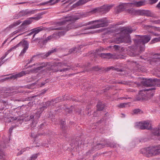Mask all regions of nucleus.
Returning <instances> with one entry per match:
<instances>
[{
    "label": "nucleus",
    "mask_w": 160,
    "mask_h": 160,
    "mask_svg": "<svg viewBox=\"0 0 160 160\" xmlns=\"http://www.w3.org/2000/svg\"><path fill=\"white\" fill-rule=\"evenodd\" d=\"M108 21L106 18H102L89 22L86 23L84 25H92L88 28H84L80 30L76 35H80L90 33V32L87 31L88 30L107 26L108 25Z\"/></svg>",
    "instance_id": "1"
},
{
    "label": "nucleus",
    "mask_w": 160,
    "mask_h": 160,
    "mask_svg": "<svg viewBox=\"0 0 160 160\" xmlns=\"http://www.w3.org/2000/svg\"><path fill=\"white\" fill-rule=\"evenodd\" d=\"M136 38L133 39L134 45L133 46H131L129 47L131 50L134 51V50L139 49L141 52L144 51L145 43L148 42L151 39L149 35L144 36L137 35Z\"/></svg>",
    "instance_id": "2"
},
{
    "label": "nucleus",
    "mask_w": 160,
    "mask_h": 160,
    "mask_svg": "<svg viewBox=\"0 0 160 160\" xmlns=\"http://www.w3.org/2000/svg\"><path fill=\"white\" fill-rule=\"evenodd\" d=\"M136 86H140L142 85L147 87H151L152 86H160V79H142L141 78H138V81L134 82Z\"/></svg>",
    "instance_id": "3"
},
{
    "label": "nucleus",
    "mask_w": 160,
    "mask_h": 160,
    "mask_svg": "<svg viewBox=\"0 0 160 160\" xmlns=\"http://www.w3.org/2000/svg\"><path fill=\"white\" fill-rule=\"evenodd\" d=\"M140 152L148 158L160 154V145L142 148Z\"/></svg>",
    "instance_id": "4"
},
{
    "label": "nucleus",
    "mask_w": 160,
    "mask_h": 160,
    "mask_svg": "<svg viewBox=\"0 0 160 160\" xmlns=\"http://www.w3.org/2000/svg\"><path fill=\"white\" fill-rule=\"evenodd\" d=\"M64 66H68L66 63L62 62H55L51 66V68L53 70L54 72H65L69 69L68 68H63V69H60V68L63 67Z\"/></svg>",
    "instance_id": "5"
},
{
    "label": "nucleus",
    "mask_w": 160,
    "mask_h": 160,
    "mask_svg": "<svg viewBox=\"0 0 160 160\" xmlns=\"http://www.w3.org/2000/svg\"><path fill=\"white\" fill-rule=\"evenodd\" d=\"M84 15L78 14L74 15L72 17H66L64 19L62 22H58V24L60 26L64 25L65 23L67 24V22L69 21H75L81 18L85 17Z\"/></svg>",
    "instance_id": "6"
},
{
    "label": "nucleus",
    "mask_w": 160,
    "mask_h": 160,
    "mask_svg": "<svg viewBox=\"0 0 160 160\" xmlns=\"http://www.w3.org/2000/svg\"><path fill=\"white\" fill-rule=\"evenodd\" d=\"M112 6L113 5H104L102 7L93 9L89 11V12L92 14L98 12L103 13H105L109 11Z\"/></svg>",
    "instance_id": "7"
},
{
    "label": "nucleus",
    "mask_w": 160,
    "mask_h": 160,
    "mask_svg": "<svg viewBox=\"0 0 160 160\" xmlns=\"http://www.w3.org/2000/svg\"><path fill=\"white\" fill-rule=\"evenodd\" d=\"M32 21L31 19H28L24 21L19 27V28L12 33V35L16 34L20 31H23L27 28V26L32 22Z\"/></svg>",
    "instance_id": "8"
},
{
    "label": "nucleus",
    "mask_w": 160,
    "mask_h": 160,
    "mask_svg": "<svg viewBox=\"0 0 160 160\" xmlns=\"http://www.w3.org/2000/svg\"><path fill=\"white\" fill-rule=\"evenodd\" d=\"M136 127L141 130L150 129L151 128V125L148 121H144L138 123Z\"/></svg>",
    "instance_id": "9"
},
{
    "label": "nucleus",
    "mask_w": 160,
    "mask_h": 160,
    "mask_svg": "<svg viewBox=\"0 0 160 160\" xmlns=\"http://www.w3.org/2000/svg\"><path fill=\"white\" fill-rule=\"evenodd\" d=\"M28 71H22L20 72L11 75V76L6 77L2 80L3 81H5L8 79H13L14 80L18 78H20L26 74L28 73Z\"/></svg>",
    "instance_id": "10"
},
{
    "label": "nucleus",
    "mask_w": 160,
    "mask_h": 160,
    "mask_svg": "<svg viewBox=\"0 0 160 160\" xmlns=\"http://www.w3.org/2000/svg\"><path fill=\"white\" fill-rule=\"evenodd\" d=\"M19 47H21L23 49L21 51L19 55H23L26 52L29 47V43L27 40H23L18 43Z\"/></svg>",
    "instance_id": "11"
},
{
    "label": "nucleus",
    "mask_w": 160,
    "mask_h": 160,
    "mask_svg": "<svg viewBox=\"0 0 160 160\" xmlns=\"http://www.w3.org/2000/svg\"><path fill=\"white\" fill-rule=\"evenodd\" d=\"M148 60L151 64L158 62L160 64V52L153 55Z\"/></svg>",
    "instance_id": "12"
},
{
    "label": "nucleus",
    "mask_w": 160,
    "mask_h": 160,
    "mask_svg": "<svg viewBox=\"0 0 160 160\" xmlns=\"http://www.w3.org/2000/svg\"><path fill=\"white\" fill-rule=\"evenodd\" d=\"M45 103L46 106H43L38 109L37 113L38 116L36 115V118H40L41 114L42 113L44 110L46 109L47 107L49 106L52 105V102L51 101H48L46 102Z\"/></svg>",
    "instance_id": "13"
},
{
    "label": "nucleus",
    "mask_w": 160,
    "mask_h": 160,
    "mask_svg": "<svg viewBox=\"0 0 160 160\" xmlns=\"http://www.w3.org/2000/svg\"><path fill=\"white\" fill-rule=\"evenodd\" d=\"M156 88L154 87L140 90L139 92L138 95L137 96L136 99L138 101L140 100L141 99H143L145 98V93H143V92L144 93L146 91H150L154 90Z\"/></svg>",
    "instance_id": "14"
},
{
    "label": "nucleus",
    "mask_w": 160,
    "mask_h": 160,
    "mask_svg": "<svg viewBox=\"0 0 160 160\" xmlns=\"http://www.w3.org/2000/svg\"><path fill=\"white\" fill-rule=\"evenodd\" d=\"M132 3H123L120 4L116 8V11L118 13H119L124 10L131 6L132 4Z\"/></svg>",
    "instance_id": "15"
},
{
    "label": "nucleus",
    "mask_w": 160,
    "mask_h": 160,
    "mask_svg": "<svg viewBox=\"0 0 160 160\" xmlns=\"http://www.w3.org/2000/svg\"><path fill=\"white\" fill-rule=\"evenodd\" d=\"M118 43L124 42L126 43H129L131 42L130 36L129 35H126L123 37H119L117 38Z\"/></svg>",
    "instance_id": "16"
},
{
    "label": "nucleus",
    "mask_w": 160,
    "mask_h": 160,
    "mask_svg": "<svg viewBox=\"0 0 160 160\" xmlns=\"http://www.w3.org/2000/svg\"><path fill=\"white\" fill-rule=\"evenodd\" d=\"M130 11L132 14H138L141 15H148V11L144 10H135L134 9H131Z\"/></svg>",
    "instance_id": "17"
},
{
    "label": "nucleus",
    "mask_w": 160,
    "mask_h": 160,
    "mask_svg": "<svg viewBox=\"0 0 160 160\" xmlns=\"http://www.w3.org/2000/svg\"><path fill=\"white\" fill-rule=\"evenodd\" d=\"M2 114H3L2 116L3 118H8L9 120H8V121L9 122H12L14 120H16L17 119V118L16 117H10L9 118L8 117L10 113L9 111H8V110H5Z\"/></svg>",
    "instance_id": "18"
},
{
    "label": "nucleus",
    "mask_w": 160,
    "mask_h": 160,
    "mask_svg": "<svg viewBox=\"0 0 160 160\" xmlns=\"http://www.w3.org/2000/svg\"><path fill=\"white\" fill-rule=\"evenodd\" d=\"M105 106V105L102 102H99L97 105V111L94 113L93 115L95 117H97L96 114L98 113V111H102L103 109Z\"/></svg>",
    "instance_id": "19"
},
{
    "label": "nucleus",
    "mask_w": 160,
    "mask_h": 160,
    "mask_svg": "<svg viewBox=\"0 0 160 160\" xmlns=\"http://www.w3.org/2000/svg\"><path fill=\"white\" fill-rule=\"evenodd\" d=\"M62 32H59L58 34H54L48 37L44 41V42H48L49 40L53 39H57L59 38L60 36L61 35Z\"/></svg>",
    "instance_id": "20"
},
{
    "label": "nucleus",
    "mask_w": 160,
    "mask_h": 160,
    "mask_svg": "<svg viewBox=\"0 0 160 160\" xmlns=\"http://www.w3.org/2000/svg\"><path fill=\"white\" fill-rule=\"evenodd\" d=\"M48 65L47 62H39L33 64L32 66L37 65L39 66L35 68V70H40L46 67Z\"/></svg>",
    "instance_id": "21"
},
{
    "label": "nucleus",
    "mask_w": 160,
    "mask_h": 160,
    "mask_svg": "<svg viewBox=\"0 0 160 160\" xmlns=\"http://www.w3.org/2000/svg\"><path fill=\"white\" fill-rule=\"evenodd\" d=\"M152 133L153 135L158 137V140H160V126H158L157 128L153 129Z\"/></svg>",
    "instance_id": "22"
},
{
    "label": "nucleus",
    "mask_w": 160,
    "mask_h": 160,
    "mask_svg": "<svg viewBox=\"0 0 160 160\" xmlns=\"http://www.w3.org/2000/svg\"><path fill=\"white\" fill-rule=\"evenodd\" d=\"M26 15V11L25 10H23L20 12L18 14H15L13 16V18H18L21 17Z\"/></svg>",
    "instance_id": "23"
},
{
    "label": "nucleus",
    "mask_w": 160,
    "mask_h": 160,
    "mask_svg": "<svg viewBox=\"0 0 160 160\" xmlns=\"http://www.w3.org/2000/svg\"><path fill=\"white\" fill-rule=\"evenodd\" d=\"M105 146H106V143H98L93 147V149L98 150L104 148Z\"/></svg>",
    "instance_id": "24"
},
{
    "label": "nucleus",
    "mask_w": 160,
    "mask_h": 160,
    "mask_svg": "<svg viewBox=\"0 0 160 160\" xmlns=\"http://www.w3.org/2000/svg\"><path fill=\"white\" fill-rule=\"evenodd\" d=\"M44 27H38L32 29L33 32H34V34L33 36V38H34L36 34L39 33L40 32L44 30Z\"/></svg>",
    "instance_id": "25"
},
{
    "label": "nucleus",
    "mask_w": 160,
    "mask_h": 160,
    "mask_svg": "<svg viewBox=\"0 0 160 160\" xmlns=\"http://www.w3.org/2000/svg\"><path fill=\"white\" fill-rule=\"evenodd\" d=\"M145 3V0H141L140 1L135 2L133 3H132V4H134L137 7H139L144 5Z\"/></svg>",
    "instance_id": "26"
},
{
    "label": "nucleus",
    "mask_w": 160,
    "mask_h": 160,
    "mask_svg": "<svg viewBox=\"0 0 160 160\" xmlns=\"http://www.w3.org/2000/svg\"><path fill=\"white\" fill-rule=\"evenodd\" d=\"M132 31L133 30L131 28L126 27L124 28L122 31V32L123 33H126V35H128V34L131 33Z\"/></svg>",
    "instance_id": "27"
},
{
    "label": "nucleus",
    "mask_w": 160,
    "mask_h": 160,
    "mask_svg": "<svg viewBox=\"0 0 160 160\" xmlns=\"http://www.w3.org/2000/svg\"><path fill=\"white\" fill-rule=\"evenodd\" d=\"M0 147V159L1 160H7L5 158V155L4 152L2 148H4V147L1 146Z\"/></svg>",
    "instance_id": "28"
},
{
    "label": "nucleus",
    "mask_w": 160,
    "mask_h": 160,
    "mask_svg": "<svg viewBox=\"0 0 160 160\" xmlns=\"http://www.w3.org/2000/svg\"><path fill=\"white\" fill-rule=\"evenodd\" d=\"M57 49L56 48H52V50H49L48 52H47L43 56L44 58H46L48 57L51 54L56 52L57 51Z\"/></svg>",
    "instance_id": "29"
},
{
    "label": "nucleus",
    "mask_w": 160,
    "mask_h": 160,
    "mask_svg": "<svg viewBox=\"0 0 160 160\" xmlns=\"http://www.w3.org/2000/svg\"><path fill=\"white\" fill-rule=\"evenodd\" d=\"M100 57L103 58H109L112 56L111 54L108 53H101L100 54Z\"/></svg>",
    "instance_id": "30"
},
{
    "label": "nucleus",
    "mask_w": 160,
    "mask_h": 160,
    "mask_svg": "<svg viewBox=\"0 0 160 160\" xmlns=\"http://www.w3.org/2000/svg\"><path fill=\"white\" fill-rule=\"evenodd\" d=\"M88 0H80L74 4V5H76L77 6L81 5L88 2Z\"/></svg>",
    "instance_id": "31"
},
{
    "label": "nucleus",
    "mask_w": 160,
    "mask_h": 160,
    "mask_svg": "<svg viewBox=\"0 0 160 160\" xmlns=\"http://www.w3.org/2000/svg\"><path fill=\"white\" fill-rule=\"evenodd\" d=\"M26 15H30L31 14L35 13H36L37 10H28V9H26Z\"/></svg>",
    "instance_id": "32"
},
{
    "label": "nucleus",
    "mask_w": 160,
    "mask_h": 160,
    "mask_svg": "<svg viewBox=\"0 0 160 160\" xmlns=\"http://www.w3.org/2000/svg\"><path fill=\"white\" fill-rule=\"evenodd\" d=\"M106 146L108 147H110L112 148H115L118 147H119V145L118 144L115 143L114 142H110L108 144L106 143Z\"/></svg>",
    "instance_id": "33"
},
{
    "label": "nucleus",
    "mask_w": 160,
    "mask_h": 160,
    "mask_svg": "<svg viewBox=\"0 0 160 160\" xmlns=\"http://www.w3.org/2000/svg\"><path fill=\"white\" fill-rule=\"evenodd\" d=\"M33 148V147H31V148L30 147H26V148H24L22 149L20 151L18 152V153L17 154V155L19 156V155H21L22 153L23 152L26 151L27 150V149H30V148Z\"/></svg>",
    "instance_id": "34"
},
{
    "label": "nucleus",
    "mask_w": 160,
    "mask_h": 160,
    "mask_svg": "<svg viewBox=\"0 0 160 160\" xmlns=\"http://www.w3.org/2000/svg\"><path fill=\"white\" fill-rule=\"evenodd\" d=\"M37 2L36 1H28V2H21L18 3L17 4H23L24 3H27L28 4H29V5H30L32 4L35 3H37Z\"/></svg>",
    "instance_id": "35"
},
{
    "label": "nucleus",
    "mask_w": 160,
    "mask_h": 160,
    "mask_svg": "<svg viewBox=\"0 0 160 160\" xmlns=\"http://www.w3.org/2000/svg\"><path fill=\"white\" fill-rule=\"evenodd\" d=\"M160 42V37L158 38H153L151 41V43L152 44L156 42Z\"/></svg>",
    "instance_id": "36"
},
{
    "label": "nucleus",
    "mask_w": 160,
    "mask_h": 160,
    "mask_svg": "<svg viewBox=\"0 0 160 160\" xmlns=\"http://www.w3.org/2000/svg\"><path fill=\"white\" fill-rule=\"evenodd\" d=\"M150 21L154 24H160V19L152 20L151 19Z\"/></svg>",
    "instance_id": "37"
},
{
    "label": "nucleus",
    "mask_w": 160,
    "mask_h": 160,
    "mask_svg": "<svg viewBox=\"0 0 160 160\" xmlns=\"http://www.w3.org/2000/svg\"><path fill=\"white\" fill-rule=\"evenodd\" d=\"M0 102L1 103L3 104V105L5 107H6L8 105V102L7 100L1 99L0 100Z\"/></svg>",
    "instance_id": "38"
},
{
    "label": "nucleus",
    "mask_w": 160,
    "mask_h": 160,
    "mask_svg": "<svg viewBox=\"0 0 160 160\" xmlns=\"http://www.w3.org/2000/svg\"><path fill=\"white\" fill-rule=\"evenodd\" d=\"M37 112L35 114V115H34L33 114L31 115L29 117V120L32 119L33 120H37L38 118H36V115L38 116V115L37 114Z\"/></svg>",
    "instance_id": "39"
},
{
    "label": "nucleus",
    "mask_w": 160,
    "mask_h": 160,
    "mask_svg": "<svg viewBox=\"0 0 160 160\" xmlns=\"http://www.w3.org/2000/svg\"><path fill=\"white\" fill-rule=\"evenodd\" d=\"M54 1V0H50L49 1L46 2H43L41 3H40L39 5H44L46 4H49V5H52L54 4V3H53V4H51V3Z\"/></svg>",
    "instance_id": "40"
},
{
    "label": "nucleus",
    "mask_w": 160,
    "mask_h": 160,
    "mask_svg": "<svg viewBox=\"0 0 160 160\" xmlns=\"http://www.w3.org/2000/svg\"><path fill=\"white\" fill-rule=\"evenodd\" d=\"M65 28L64 27H63V26H60L58 27L57 28H53V27H52L51 28V29L52 30H62V29H64Z\"/></svg>",
    "instance_id": "41"
},
{
    "label": "nucleus",
    "mask_w": 160,
    "mask_h": 160,
    "mask_svg": "<svg viewBox=\"0 0 160 160\" xmlns=\"http://www.w3.org/2000/svg\"><path fill=\"white\" fill-rule=\"evenodd\" d=\"M147 27L149 28H151L155 31L160 32V27H157L151 26H148Z\"/></svg>",
    "instance_id": "42"
},
{
    "label": "nucleus",
    "mask_w": 160,
    "mask_h": 160,
    "mask_svg": "<svg viewBox=\"0 0 160 160\" xmlns=\"http://www.w3.org/2000/svg\"><path fill=\"white\" fill-rule=\"evenodd\" d=\"M42 15V14L39 13L38 14L36 17H33L32 18H33L34 19L36 20H38L42 18V17L41 16Z\"/></svg>",
    "instance_id": "43"
},
{
    "label": "nucleus",
    "mask_w": 160,
    "mask_h": 160,
    "mask_svg": "<svg viewBox=\"0 0 160 160\" xmlns=\"http://www.w3.org/2000/svg\"><path fill=\"white\" fill-rule=\"evenodd\" d=\"M38 153L33 154L31 157V160H34L36 159L38 155Z\"/></svg>",
    "instance_id": "44"
},
{
    "label": "nucleus",
    "mask_w": 160,
    "mask_h": 160,
    "mask_svg": "<svg viewBox=\"0 0 160 160\" xmlns=\"http://www.w3.org/2000/svg\"><path fill=\"white\" fill-rule=\"evenodd\" d=\"M127 105V103H121L118 105L117 106L120 108H123L125 107Z\"/></svg>",
    "instance_id": "45"
},
{
    "label": "nucleus",
    "mask_w": 160,
    "mask_h": 160,
    "mask_svg": "<svg viewBox=\"0 0 160 160\" xmlns=\"http://www.w3.org/2000/svg\"><path fill=\"white\" fill-rule=\"evenodd\" d=\"M38 58V55H35L33 56L32 58L30 59V61H29V62L28 63V64L30 63H31L34 60V58Z\"/></svg>",
    "instance_id": "46"
},
{
    "label": "nucleus",
    "mask_w": 160,
    "mask_h": 160,
    "mask_svg": "<svg viewBox=\"0 0 160 160\" xmlns=\"http://www.w3.org/2000/svg\"><path fill=\"white\" fill-rule=\"evenodd\" d=\"M60 124L61 125L62 128V129L64 130L65 128V127L64 126V125L65 124V122L63 120H61L60 122Z\"/></svg>",
    "instance_id": "47"
},
{
    "label": "nucleus",
    "mask_w": 160,
    "mask_h": 160,
    "mask_svg": "<svg viewBox=\"0 0 160 160\" xmlns=\"http://www.w3.org/2000/svg\"><path fill=\"white\" fill-rule=\"evenodd\" d=\"M21 22H21L20 20H19L17 21L16 22H14L13 23L15 25V26L16 27L20 24L21 23Z\"/></svg>",
    "instance_id": "48"
},
{
    "label": "nucleus",
    "mask_w": 160,
    "mask_h": 160,
    "mask_svg": "<svg viewBox=\"0 0 160 160\" xmlns=\"http://www.w3.org/2000/svg\"><path fill=\"white\" fill-rule=\"evenodd\" d=\"M140 109H135L133 110V113L135 114H138L141 111Z\"/></svg>",
    "instance_id": "49"
},
{
    "label": "nucleus",
    "mask_w": 160,
    "mask_h": 160,
    "mask_svg": "<svg viewBox=\"0 0 160 160\" xmlns=\"http://www.w3.org/2000/svg\"><path fill=\"white\" fill-rule=\"evenodd\" d=\"M148 31L149 32L152 33V34L155 36H159V34L158 33L153 32L151 30H148Z\"/></svg>",
    "instance_id": "50"
},
{
    "label": "nucleus",
    "mask_w": 160,
    "mask_h": 160,
    "mask_svg": "<svg viewBox=\"0 0 160 160\" xmlns=\"http://www.w3.org/2000/svg\"><path fill=\"white\" fill-rule=\"evenodd\" d=\"M35 120H33L32 125L31 126V127L32 128H34V127L36 126V125L37 123V122L35 121Z\"/></svg>",
    "instance_id": "51"
},
{
    "label": "nucleus",
    "mask_w": 160,
    "mask_h": 160,
    "mask_svg": "<svg viewBox=\"0 0 160 160\" xmlns=\"http://www.w3.org/2000/svg\"><path fill=\"white\" fill-rule=\"evenodd\" d=\"M7 55L6 53L5 56H3L0 59V64H1L2 62H3V63H4V62L2 61V60L6 57Z\"/></svg>",
    "instance_id": "52"
},
{
    "label": "nucleus",
    "mask_w": 160,
    "mask_h": 160,
    "mask_svg": "<svg viewBox=\"0 0 160 160\" xmlns=\"http://www.w3.org/2000/svg\"><path fill=\"white\" fill-rule=\"evenodd\" d=\"M158 1V0H149L150 3V4L155 3Z\"/></svg>",
    "instance_id": "53"
},
{
    "label": "nucleus",
    "mask_w": 160,
    "mask_h": 160,
    "mask_svg": "<svg viewBox=\"0 0 160 160\" xmlns=\"http://www.w3.org/2000/svg\"><path fill=\"white\" fill-rule=\"evenodd\" d=\"M15 27V25H14L13 23H12V24L9 25L8 27L7 28V29H8L9 28L11 29L13 28V27Z\"/></svg>",
    "instance_id": "54"
},
{
    "label": "nucleus",
    "mask_w": 160,
    "mask_h": 160,
    "mask_svg": "<svg viewBox=\"0 0 160 160\" xmlns=\"http://www.w3.org/2000/svg\"><path fill=\"white\" fill-rule=\"evenodd\" d=\"M75 0H68L65 3H69L70 4H72L73 2H74Z\"/></svg>",
    "instance_id": "55"
},
{
    "label": "nucleus",
    "mask_w": 160,
    "mask_h": 160,
    "mask_svg": "<svg viewBox=\"0 0 160 160\" xmlns=\"http://www.w3.org/2000/svg\"><path fill=\"white\" fill-rule=\"evenodd\" d=\"M114 48L115 49L117 50H119V48H120V47L118 45H115L114 46Z\"/></svg>",
    "instance_id": "56"
},
{
    "label": "nucleus",
    "mask_w": 160,
    "mask_h": 160,
    "mask_svg": "<svg viewBox=\"0 0 160 160\" xmlns=\"http://www.w3.org/2000/svg\"><path fill=\"white\" fill-rule=\"evenodd\" d=\"M19 45L18 43L16 45L14 46V47H12V50H13L14 49H16L17 48L19 47Z\"/></svg>",
    "instance_id": "57"
},
{
    "label": "nucleus",
    "mask_w": 160,
    "mask_h": 160,
    "mask_svg": "<svg viewBox=\"0 0 160 160\" xmlns=\"http://www.w3.org/2000/svg\"><path fill=\"white\" fill-rule=\"evenodd\" d=\"M19 45L18 43L16 45L14 46V47H12V50H13L14 49H16L17 48L19 47Z\"/></svg>",
    "instance_id": "58"
},
{
    "label": "nucleus",
    "mask_w": 160,
    "mask_h": 160,
    "mask_svg": "<svg viewBox=\"0 0 160 160\" xmlns=\"http://www.w3.org/2000/svg\"><path fill=\"white\" fill-rule=\"evenodd\" d=\"M76 48H72L69 50V52L71 53L73 51H75Z\"/></svg>",
    "instance_id": "59"
},
{
    "label": "nucleus",
    "mask_w": 160,
    "mask_h": 160,
    "mask_svg": "<svg viewBox=\"0 0 160 160\" xmlns=\"http://www.w3.org/2000/svg\"><path fill=\"white\" fill-rule=\"evenodd\" d=\"M12 48H10L7 52H6V55H7L9 52H11L12 51Z\"/></svg>",
    "instance_id": "60"
},
{
    "label": "nucleus",
    "mask_w": 160,
    "mask_h": 160,
    "mask_svg": "<svg viewBox=\"0 0 160 160\" xmlns=\"http://www.w3.org/2000/svg\"><path fill=\"white\" fill-rule=\"evenodd\" d=\"M118 83H120L122 84H126V82L124 81H121V82H118Z\"/></svg>",
    "instance_id": "61"
},
{
    "label": "nucleus",
    "mask_w": 160,
    "mask_h": 160,
    "mask_svg": "<svg viewBox=\"0 0 160 160\" xmlns=\"http://www.w3.org/2000/svg\"><path fill=\"white\" fill-rule=\"evenodd\" d=\"M34 34V32H33V30H32V29L31 30V32L28 34V35L30 36V35H32V34Z\"/></svg>",
    "instance_id": "62"
},
{
    "label": "nucleus",
    "mask_w": 160,
    "mask_h": 160,
    "mask_svg": "<svg viewBox=\"0 0 160 160\" xmlns=\"http://www.w3.org/2000/svg\"><path fill=\"white\" fill-rule=\"evenodd\" d=\"M157 7L160 9V1L159 3L157 4Z\"/></svg>",
    "instance_id": "63"
},
{
    "label": "nucleus",
    "mask_w": 160,
    "mask_h": 160,
    "mask_svg": "<svg viewBox=\"0 0 160 160\" xmlns=\"http://www.w3.org/2000/svg\"><path fill=\"white\" fill-rule=\"evenodd\" d=\"M8 38H7V39H6V40H5L4 41V42H3V43H2V45H4V44H5L6 43V42H7V40H8Z\"/></svg>",
    "instance_id": "64"
}]
</instances>
